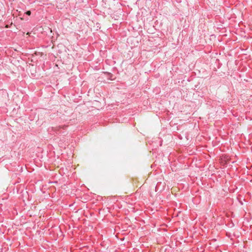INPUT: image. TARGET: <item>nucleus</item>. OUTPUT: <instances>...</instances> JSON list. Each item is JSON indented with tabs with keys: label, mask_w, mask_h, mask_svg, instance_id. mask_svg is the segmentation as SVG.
<instances>
[{
	"label": "nucleus",
	"mask_w": 252,
	"mask_h": 252,
	"mask_svg": "<svg viewBox=\"0 0 252 252\" xmlns=\"http://www.w3.org/2000/svg\"><path fill=\"white\" fill-rule=\"evenodd\" d=\"M65 127H66V126H63V128H64ZM62 128V126H59L58 127H57V129L58 131H59V130H60V129H61Z\"/></svg>",
	"instance_id": "obj_1"
},
{
	"label": "nucleus",
	"mask_w": 252,
	"mask_h": 252,
	"mask_svg": "<svg viewBox=\"0 0 252 252\" xmlns=\"http://www.w3.org/2000/svg\"><path fill=\"white\" fill-rule=\"evenodd\" d=\"M26 14L28 15H30L31 14V12L30 11H27L26 12Z\"/></svg>",
	"instance_id": "obj_2"
}]
</instances>
